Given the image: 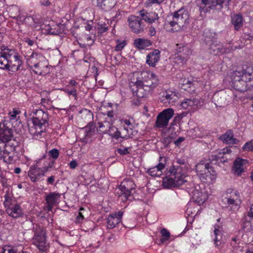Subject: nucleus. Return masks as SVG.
Listing matches in <instances>:
<instances>
[{
  "label": "nucleus",
  "instance_id": "obj_37",
  "mask_svg": "<svg viewBox=\"0 0 253 253\" xmlns=\"http://www.w3.org/2000/svg\"><path fill=\"white\" fill-rule=\"evenodd\" d=\"M253 220L250 215H245L243 219V226L244 229H246V231H250L253 229L252 226V220Z\"/></svg>",
  "mask_w": 253,
  "mask_h": 253
},
{
  "label": "nucleus",
  "instance_id": "obj_19",
  "mask_svg": "<svg viewBox=\"0 0 253 253\" xmlns=\"http://www.w3.org/2000/svg\"><path fill=\"white\" fill-rule=\"evenodd\" d=\"M201 102L199 99L193 98H186L183 100L181 103V107L185 109H196L198 108V106H200Z\"/></svg>",
  "mask_w": 253,
  "mask_h": 253
},
{
  "label": "nucleus",
  "instance_id": "obj_20",
  "mask_svg": "<svg viewBox=\"0 0 253 253\" xmlns=\"http://www.w3.org/2000/svg\"><path fill=\"white\" fill-rule=\"evenodd\" d=\"M42 173L41 168L37 165H34L30 168L28 175L32 181L36 182L43 176Z\"/></svg>",
  "mask_w": 253,
  "mask_h": 253
},
{
  "label": "nucleus",
  "instance_id": "obj_33",
  "mask_svg": "<svg viewBox=\"0 0 253 253\" xmlns=\"http://www.w3.org/2000/svg\"><path fill=\"white\" fill-rule=\"evenodd\" d=\"M232 24L234 25V29L238 31L243 26V17L240 14H236L232 16Z\"/></svg>",
  "mask_w": 253,
  "mask_h": 253
},
{
  "label": "nucleus",
  "instance_id": "obj_22",
  "mask_svg": "<svg viewBox=\"0 0 253 253\" xmlns=\"http://www.w3.org/2000/svg\"><path fill=\"white\" fill-rule=\"evenodd\" d=\"M13 138L12 130L8 127L3 126H0V140L3 143L9 141Z\"/></svg>",
  "mask_w": 253,
  "mask_h": 253
},
{
  "label": "nucleus",
  "instance_id": "obj_54",
  "mask_svg": "<svg viewBox=\"0 0 253 253\" xmlns=\"http://www.w3.org/2000/svg\"><path fill=\"white\" fill-rule=\"evenodd\" d=\"M175 62H177V63H182L183 64L184 62H185L187 59H183L182 57H180V55L176 54L175 55V57L174 58Z\"/></svg>",
  "mask_w": 253,
  "mask_h": 253
},
{
  "label": "nucleus",
  "instance_id": "obj_46",
  "mask_svg": "<svg viewBox=\"0 0 253 253\" xmlns=\"http://www.w3.org/2000/svg\"><path fill=\"white\" fill-rule=\"evenodd\" d=\"M161 233L163 237L161 239V243H164L166 240H168L170 237L169 232L166 228H163L161 230Z\"/></svg>",
  "mask_w": 253,
  "mask_h": 253
},
{
  "label": "nucleus",
  "instance_id": "obj_42",
  "mask_svg": "<svg viewBox=\"0 0 253 253\" xmlns=\"http://www.w3.org/2000/svg\"><path fill=\"white\" fill-rule=\"evenodd\" d=\"M110 124L111 123L110 121H105L104 122L98 123V131H99L100 133L105 134L107 131V129H108L109 127H110Z\"/></svg>",
  "mask_w": 253,
  "mask_h": 253
},
{
  "label": "nucleus",
  "instance_id": "obj_27",
  "mask_svg": "<svg viewBox=\"0 0 253 253\" xmlns=\"http://www.w3.org/2000/svg\"><path fill=\"white\" fill-rule=\"evenodd\" d=\"M212 0H196V3L199 7V10L201 14L203 12L206 13L211 9V2Z\"/></svg>",
  "mask_w": 253,
  "mask_h": 253
},
{
  "label": "nucleus",
  "instance_id": "obj_32",
  "mask_svg": "<svg viewBox=\"0 0 253 253\" xmlns=\"http://www.w3.org/2000/svg\"><path fill=\"white\" fill-rule=\"evenodd\" d=\"M35 70H33L34 73L40 75H44L48 72L47 65H44L42 62H39L34 64Z\"/></svg>",
  "mask_w": 253,
  "mask_h": 253
},
{
  "label": "nucleus",
  "instance_id": "obj_14",
  "mask_svg": "<svg viewBox=\"0 0 253 253\" xmlns=\"http://www.w3.org/2000/svg\"><path fill=\"white\" fill-rule=\"evenodd\" d=\"M127 21L129 26L133 33L138 34L143 31L144 25L140 17L131 15L128 18Z\"/></svg>",
  "mask_w": 253,
  "mask_h": 253
},
{
  "label": "nucleus",
  "instance_id": "obj_17",
  "mask_svg": "<svg viewBox=\"0 0 253 253\" xmlns=\"http://www.w3.org/2000/svg\"><path fill=\"white\" fill-rule=\"evenodd\" d=\"M6 212L9 216L15 218L22 215V210L18 204H10L6 208Z\"/></svg>",
  "mask_w": 253,
  "mask_h": 253
},
{
  "label": "nucleus",
  "instance_id": "obj_47",
  "mask_svg": "<svg viewBox=\"0 0 253 253\" xmlns=\"http://www.w3.org/2000/svg\"><path fill=\"white\" fill-rule=\"evenodd\" d=\"M126 42L125 41L116 40V45L115 47V50L117 51H121L126 46Z\"/></svg>",
  "mask_w": 253,
  "mask_h": 253
},
{
  "label": "nucleus",
  "instance_id": "obj_34",
  "mask_svg": "<svg viewBox=\"0 0 253 253\" xmlns=\"http://www.w3.org/2000/svg\"><path fill=\"white\" fill-rule=\"evenodd\" d=\"M105 134H108L112 138L116 139H119L122 137L121 132L118 130V128L112 125V124H110V127H109L107 129V131Z\"/></svg>",
  "mask_w": 253,
  "mask_h": 253
},
{
  "label": "nucleus",
  "instance_id": "obj_38",
  "mask_svg": "<svg viewBox=\"0 0 253 253\" xmlns=\"http://www.w3.org/2000/svg\"><path fill=\"white\" fill-rule=\"evenodd\" d=\"M221 228H222L218 225H215L214 226V233L215 236L214 239V244L216 246H218L219 245L218 244L219 242V244H220V240L222 238Z\"/></svg>",
  "mask_w": 253,
  "mask_h": 253
},
{
  "label": "nucleus",
  "instance_id": "obj_50",
  "mask_svg": "<svg viewBox=\"0 0 253 253\" xmlns=\"http://www.w3.org/2000/svg\"><path fill=\"white\" fill-rule=\"evenodd\" d=\"M243 149L245 151H253V140L247 142L243 147Z\"/></svg>",
  "mask_w": 253,
  "mask_h": 253
},
{
  "label": "nucleus",
  "instance_id": "obj_15",
  "mask_svg": "<svg viewBox=\"0 0 253 253\" xmlns=\"http://www.w3.org/2000/svg\"><path fill=\"white\" fill-rule=\"evenodd\" d=\"M166 158L164 157H160V162L157 166L148 169L147 172L152 176H160L162 173V170L165 167Z\"/></svg>",
  "mask_w": 253,
  "mask_h": 253
},
{
  "label": "nucleus",
  "instance_id": "obj_56",
  "mask_svg": "<svg viewBox=\"0 0 253 253\" xmlns=\"http://www.w3.org/2000/svg\"><path fill=\"white\" fill-rule=\"evenodd\" d=\"M164 1V0H148L146 4L147 6H151L154 3H161Z\"/></svg>",
  "mask_w": 253,
  "mask_h": 253
},
{
  "label": "nucleus",
  "instance_id": "obj_30",
  "mask_svg": "<svg viewBox=\"0 0 253 253\" xmlns=\"http://www.w3.org/2000/svg\"><path fill=\"white\" fill-rule=\"evenodd\" d=\"M220 139L227 144H235L237 142V140L234 138L233 132L231 130H228L221 136Z\"/></svg>",
  "mask_w": 253,
  "mask_h": 253
},
{
  "label": "nucleus",
  "instance_id": "obj_64",
  "mask_svg": "<svg viewBox=\"0 0 253 253\" xmlns=\"http://www.w3.org/2000/svg\"><path fill=\"white\" fill-rule=\"evenodd\" d=\"M185 138L183 137H179L177 140H176L174 143L175 145H178L181 142H183Z\"/></svg>",
  "mask_w": 253,
  "mask_h": 253
},
{
  "label": "nucleus",
  "instance_id": "obj_18",
  "mask_svg": "<svg viewBox=\"0 0 253 253\" xmlns=\"http://www.w3.org/2000/svg\"><path fill=\"white\" fill-rule=\"evenodd\" d=\"M144 10L140 11V15L143 18V20L149 24L158 23H159V16L158 13L155 12H144Z\"/></svg>",
  "mask_w": 253,
  "mask_h": 253
},
{
  "label": "nucleus",
  "instance_id": "obj_59",
  "mask_svg": "<svg viewBox=\"0 0 253 253\" xmlns=\"http://www.w3.org/2000/svg\"><path fill=\"white\" fill-rule=\"evenodd\" d=\"M122 123L125 125H126V126H128L130 130H132V125L129 120H122Z\"/></svg>",
  "mask_w": 253,
  "mask_h": 253
},
{
  "label": "nucleus",
  "instance_id": "obj_49",
  "mask_svg": "<svg viewBox=\"0 0 253 253\" xmlns=\"http://www.w3.org/2000/svg\"><path fill=\"white\" fill-rule=\"evenodd\" d=\"M48 155L53 159H56L59 157V151L56 149H53L49 151Z\"/></svg>",
  "mask_w": 253,
  "mask_h": 253
},
{
  "label": "nucleus",
  "instance_id": "obj_31",
  "mask_svg": "<svg viewBox=\"0 0 253 253\" xmlns=\"http://www.w3.org/2000/svg\"><path fill=\"white\" fill-rule=\"evenodd\" d=\"M152 43V42L149 40L139 38L134 41L133 44L137 48L139 49H144L149 47Z\"/></svg>",
  "mask_w": 253,
  "mask_h": 253
},
{
  "label": "nucleus",
  "instance_id": "obj_10",
  "mask_svg": "<svg viewBox=\"0 0 253 253\" xmlns=\"http://www.w3.org/2000/svg\"><path fill=\"white\" fill-rule=\"evenodd\" d=\"M174 115V110L172 108L165 109L158 115L155 122L156 126L159 128L166 127L169 120Z\"/></svg>",
  "mask_w": 253,
  "mask_h": 253
},
{
  "label": "nucleus",
  "instance_id": "obj_35",
  "mask_svg": "<svg viewBox=\"0 0 253 253\" xmlns=\"http://www.w3.org/2000/svg\"><path fill=\"white\" fill-rule=\"evenodd\" d=\"M177 54L180 55L183 59H188L191 53L190 49L186 46H182L176 48Z\"/></svg>",
  "mask_w": 253,
  "mask_h": 253
},
{
  "label": "nucleus",
  "instance_id": "obj_36",
  "mask_svg": "<svg viewBox=\"0 0 253 253\" xmlns=\"http://www.w3.org/2000/svg\"><path fill=\"white\" fill-rule=\"evenodd\" d=\"M158 84V80L154 74H153V77H151L148 81L144 84V88L147 89V90H150L151 88L155 87Z\"/></svg>",
  "mask_w": 253,
  "mask_h": 253
},
{
  "label": "nucleus",
  "instance_id": "obj_61",
  "mask_svg": "<svg viewBox=\"0 0 253 253\" xmlns=\"http://www.w3.org/2000/svg\"><path fill=\"white\" fill-rule=\"evenodd\" d=\"M69 166L71 169H74L77 167L78 164L76 161L73 160L71 161L69 164Z\"/></svg>",
  "mask_w": 253,
  "mask_h": 253
},
{
  "label": "nucleus",
  "instance_id": "obj_44",
  "mask_svg": "<svg viewBox=\"0 0 253 253\" xmlns=\"http://www.w3.org/2000/svg\"><path fill=\"white\" fill-rule=\"evenodd\" d=\"M63 90L69 95H72L75 98L77 97V89L76 88L71 87L67 85Z\"/></svg>",
  "mask_w": 253,
  "mask_h": 253
},
{
  "label": "nucleus",
  "instance_id": "obj_58",
  "mask_svg": "<svg viewBox=\"0 0 253 253\" xmlns=\"http://www.w3.org/2000/svg\"><path fill=\"white\" fill-rule=\"evenodd\" d=\"M108 30V27L101 25L98 27L99 32L102 33L106 32Z\"/></svg>",
  "mask_w": 253,
  "mask_h": 253
},
{
  "label": "nucleus",
  "instance_id": "obj_40",
  "mask_svg": "<svg viewBox=\"0 0 253 253\" xmlns=\"http://www.w3.org/2000/svg\"><path fill=\"white\" fill-rule=\"evenodd\" d=\"M5 146L6 145H4L2 151L1 160L3 159L4 162L7 163H10L13 161V157L10 155V153L6 148H4Z\"/></svg>",
  "mask_w": 253,
  "mask_h": 253
},
{
  "label": "nucleus",
  "instance_id": "obj_5",
  "mask_svg": "<svg viewBox=\"0 0 253 253\" xmlns=\"http://www.w3.org/2000/svg\"><path fill=\"white\" fill-rule=\"evenodd\" d=\"M34 114L32 120L33 127L36 130L33 132L35 134H41L45 131L48 125V114L41 109L33 110Z\"/></svg>",
  "mask_w": 253,
  "mask_h": 253
},
{
  "label": "nucleus",
  "instance_id": "obj_12",
  "mask_svg": "<svg viewBox=\"0 0 253 253\" xmlns=\"http://www.w3.org/2000/svg\"><path fill=\"white\" fill-rule=\"evenodd\" d=\"M188 192L190 193L193 200L199 204L204 203L208 198L205 190L200 189L199 186L190 188Z\"/></svg>",
  "mask_w": 253,
  "mask_h": 253
},
{
  "label": "nucleus",
  "instance_id": "obj_25",
  "mask_svg": "<svg viewBox=\"0 0 253 253\" xmlns=\"http://www.w3.org/2000/svg\"><path fill=\"white\" fill-rule=\"evenodd\" d=\"M160 52L159 50H154L147 55L146 63L150 66L154 67L160 59Z\"/></svg>",
  "mask_w": 253,
  "mask_h": 253
},
{
  "label": "nucleus",
  "instance_id": "obj_16",
  "mask_svg": "<svg viewBox=\"0 0 253 253\" xmlns=\"http://www.w3.org/2000/svg\"><path fill=\"white\" fill-rule=\"evenodd\" d=\"M214 101L216 106L222 107L228 104L229 96L224 91H219L214 94Z\"/></svg>",
  "mask_w": 253,
  "mask_h": 253
},
{
  "label": "nucleus",
  "instance_id": "obj_29",
  "mask_svg": "<svg viewBox=\"0 0 253 253\" xmlns=\"http://www.w3.org/2000/svg\"><path fill=\"white\" fill-rule=\"evenodd\" d=\"M247 162L246 160L237 158L234 163L233 170L235 174L240 175L243 171L244 165Z\"/></svg>",
  "mask_w": 253,
  "mask_h": 253
},
{
  "label": "nucleus",
  "instance_id": "obj_57",
  "mask_svg": "<svg viewBox=\"0 0 253 253\" xmlns=\"http://www.w3.org/2000/svg\"><path fill=\"white\" fill-rule=\"evenodd\" d=\"M192 84V82L189 80V79H187L186 78H182L179 81V84Z\"/></svg>",
  "mask_w": 253,
  "mask_h": 253
},
{
  "label": "nucleus",
  "instance_id": "obj_9",
  "mask_svg": "<svg viewBox=\"0 0 253 253\" xmlns=\"http://www.w3.org/2000/svg\"><path fill=\"white\" fill-rule=\"evenodd\" d=\"M82 118L88 125L84 127L85 137L90 138L95 133L96 131L94 126L93 124H90L93 120V114L90 111L85 109L82 112Z\"/></svg>",
  "mask_w": 253,
  "mask_h": 253
},
{
  "label": "nucleus",
  "instance_id": "obj_3",
  "mask_svg": "<svg viewBox=\"0 0 253 253\" xmlns=\"http://www.w3.org/2000/svg\"><path fill=\"white\" fill-rule=\"evenodd\" d=\"M22 64L21 57L15 50L5 46L0 47V69L15 72L20 69Z\"/></svg>",
  "mask_w": 253,
  "mask_h": 253
},
{
  "label": "nucleus",
  "instance_id": "obj_13",
  "mask_svg": "<svg viewBox=\"0 0 253 253\" xmlns=\"http://www.w3.org/2000/svg\"><path fill=\"white\" fill-rule=\"evenodd\" d=\"M206 44L209 46V51L211 54L216 55L225 52L226 49L223 45L216 40L207 38L205 39Z\"/></svg>",
  "mask_w": 253,
  "mask_h": 253
},
{
  "label": "nucleus",
  "instance_id": "obj_39",
  "mask_svg": "<svg viewBox=\"0 0 253 253\" xmlns=\"http://www.w3.org/2000/svg\"><path fill=\"white\" fill-rule=\"evenodd\" d=\"M231 152V150L230 149L227 148L225 149H224L223 150V152L222 153H219L218 154H215V155H212L211 156V160H215V161H219L220 160L221 162H224L225 161L223 160L222 161V159L223 158V155L229 154Z\"/></svg>",
  "mask_w": 253,
  "mask_h": 253
},
{
  "label": "nucleus",
  "instance_id": "obj_52",
  "mask_svg": "<svg viewBox=\"0 0 253 253\" xmlns=\"http://www.w3.org/2000/svg\"><path fill=\"white\" fill-rule=\"evenodd\" d=\"M80 211L78 213V215L77 216L76 220H75V222L76 223H81L83 220V219L84 218L83 214L81 212V211L84 210V209L83 208H80Z\"/></svg>",
  "mask_w": 253,
  "mask_h": 253
},
{
  "label": "nucleus",
  "instance_id": "obj_60",
  "mask_svg": "<svg viewBox=\"0 0 253 253\" xmlns=\"http://www.w3.org/2000/svg\"><path fill=\"white\" fill-rule=\"evenodd\" d=\"M122 18V14L121 12L118 11L116 13V15L113 17V20L115 21H117L119 19Z\"/></svg>",
  "mask_w": 253,
  "mask_h": 253
},
{
  "label": "nucleus",
  "instance_id": "obj_7",
  "mask_svg": "<svg viewBox=\"0 0 253 253\" xmlns=\"http://www.w3.org/2000/svg\"><path fill=\"white\" fill-rule=\"evenodd\" d=\"M135 185L131 181H125L122 182L117 194L121 197L123 201L130 200L132 192L134 191Z\"/></svg>",
  "mask_w": 253,
  "mask_h": 253
},
{
  "label": "nucleus",
  "instance_id": "obj_53",
  "mask_svg": "<svg viewBox=\"0 0 253 253\" xmlns=\"http://www.w3.org/2000/svg\"><path fill=\"white\" fill-rule=\"evenodd\" d=\"M175 136H169L166 137H165L163 139V143L166 146H168L169 145L173 139L175 137Z\"/></svg>",
  "mask_w": 253,
  "mask_h": 253
},
{
  "label": "nucleus",
  "instance_id": "obj_26",
  "mask_svg": "<svg viewBox=\"0 0 253 253\" xmlns=\"http://www.w3.org/2000/svg\"><path fill=\"white\" fill-rule=\"evenodd\" d=\"M60 197V195L58 193H50L45 198L47 204V210L48 211H51L52 208L55 206Z\"/></svg>",
  "mask_w": 253,
  "mask_h": 253
},
{
  "label": "nucleus",
  "instance_id": "obj_24",
  "mask_svg": "<svg viewBox=\"0 0 253 253\" xmlns=\"http://www.w3.org/2000/svg\"><path fill=\"white\" fill-rule=\"evenodd\" d=\"M97 6L105 11L110 10L116 4V0H97Z\"/></svg>",
  "mask_w": 253,
  "mask_h": 253
},
{
  "label": "nucleus",
  "instance_id": "obj_41",
  "mask_svg": "<svg viewBox=\"0 0 253 253\" xmlns=\"http://www.w3.org/2000/svg\"><path fill=\"white\" fill-rule=\"evenodd\" d=\"M166 24L169 25L170 27L172 28V30L173 31H179L181 27H182L177 21H174L170 19V17L169 16L168 19L167 21Z\"/></svg>",
  "mask_w": 253,
  "mask_h": 253
},
{
  "label": "nucleus",
  "instance_id": "obj_55",
  "mask_svg": "<svg viewBox=\"0 0 253 253\" xmlns=\"http://www.w3.org/2000/svg\"><path fill=\"white\" fill-rule=\"evenodd\" d=\"M53 164V162H52L51 164L49 163V165L46 167H44L42 168H41L42 173L43 176H44L45 173L47 172L48 171H49V169L52 168V165Z\"/></svg>",
  "mask_w": 253,
  "mask_h": 253
},
{
  "label": "nucleus",
  "instance_id": "obj_6",
  "mask_svg": "<svg viewBox=\"0 0 253 253\" xmlns=\"http://www.w3.org/2000/svg\"><path fill=\"white\" fill-rule=\"evenodd\" d=\"M197 176L205 182L214 178L215 171L208 161L202 160L195 166Z\"/></svg>",
  "mask_w": 253,
  "mask_h": 253
},
{
  "label": "nucleus",
  "instance_id": "obj_62",
  "mask_svg": "<svg viewBox=\"0 0 253 253\" xmlns=\"http://www.w3.org/2000/svg\"><path fill=\"white\" fill-rule=\"evenodd\" d=\"M192 84H179V87L182 89L186 90H187L189 88L191 87Z\"/></svg>",
  "mask_w": 253,
  "mask_h": 253
},
{
  "label": "nucleus",
  "instance_id": "obj_4",
  "mask_svg": "<svg viewBox=\"0 0 253 253\" xmlns=\"http://www.w3.org/2000/svg\"><path fill=\"white\" fill-rule=\"evenodd\" d=\"M153 73L143 72L134 73L130 79L129 87L134 96L139 98L144 97L146 94L147 89L144 88L145 80L153 77Z\"/></svg>",
  "mask_w": 253,
  "mask_h": 253
},
{
  "label": "nucleus",
  "instance_id": "obj_21",
  "mask_svg": "<svg viewBox=\"0 0 253 253\" xmlns=\"http://www.w3.org/2000/svg\"><path fill=\"white\" fill-rule=\"evenodd\" d=\"M123 212L119 211L114 214L110 215L107 218L108 228H114L121 221Z\"/></svg>",
  "mask_w": 253,
  "mask_h": 253
},
{
  "label": "nucleus",
  "instance_id": "obj_51",
  "mask_svg": "<svg viewBox=\"0 0 253 253\" xmlns=\"http://www.w3.org/2000/svg\"><path fill=\"white\" fill-rule=\"evenodd\" d=\"M129 148L124 147L123 148H118L117 150V152L121 155H126L130 153L129 151Z\"/></svg>",
  "mask_w": 253,
  "mask_h": 253
},
{
  "label": "nucleus",
  "instance_id": "obj_11",
  "mask_svg": "<svg viewBox=\"0 0 253 253\" xmlns=\"http://www.w3.org/2000/svg\"><path fill=\"white\" fill-rule=\"evenodd\" d=\"M45 232L42 230L37 231L33 238V244L35 245L40 251L45 252L48 249V245L46 242Z\"/></svg>",
  "mask_w": 253,
  "mask_h": 253
},
{
  "label": "nucleus",
  "instance_id": "obj_48",
  "mask_svg": "<svg viewBox=\"0 0 253 253\" xmlns=\"http://www.w3.org/2000/svg\"><path fill=\"white\" fill-rule=\"evenodd\" d=\"M20 113V111H18L16 109H13L12 112H10L9 113V118L10 120L12 121L13 120L18 121L19 119V116H17V115Z\"/></svg>",
  "mask_w": 253,
  "mask_h": 253
},
{
  "label": "nucleus",
  "instance_id": "obj_43",
  "mask_svg": "<svg viewBox=\"0 0 253 253\" xmlns=\"http://www.w3.org/2000/svg\"><path fill=\"white\" fill-rule=\"evenodd\" d=\"M184 115L182 114H177L174 118L172 122L170 124L169 130L175 129L174 126H177V124L183 118Z\"/></svg>",
  "mask_w": 253,
  "mask_h": 253
},
{
  "label": "nucleus",
  "instance_id": "obj_28",
  "mask_svg": "<svg viewBox=\"0 0 253 253\" xmlns=\"http://www.w3.org/2000/svg\"><path fill=\"white\" fill-rule=\"evenodd\" d=\"M174 15L177 17L179 24L183 26L187 22L188 19L187 11L183 9H180L174 12Z\"/></svg>",
  "mask_w": 253,
  "mask_h": 253
},
{
  "label": "nucleus",
  "instance_id": "obj_45",
  "mask_svg": "<svg viewBox=\"0 0 253 253\" xmlns=\"http://www.w3.org/2000/svg\"><path fill=\"white\" fill-rule=\"evenodd\" d=\"M121 134H123L121 138L124 139H127L131 137L132 134L131 130H130L128 126H124V130L121 132Z\"/></svg>",
  "mask_w": 253,
  "mask_h": 253
},
{
  "label": "nucleus",
  "instance_id": "obj_2",
  "mask_svg": "<svg viewBox=\"0 0 253 253\" xmlns=\"http://www.w3.org/2000/svg\"><path fill=\"white\" fill-rule=\"evenodd\" d=\"M232 85L237 90L245 91L253 87V67L244 65L231 75Z\"/></svg>",
  "mask_w": 253,
  "mask_h": 253
},
{
  "label": "nucleus",
  "instance_id": "obj_1",
  "mask_svg": "<svg viewBox=\"0 0 253 253\" xmlns=\"http://www.w3.org/2000/svg\"><path fill=\"white\" fill-rule=\"evenodd\" d=\"M188 164L183 159L176 158L172 166L167 170L166 176L163 179V186L165 188L179 187L187 181L185 173Z\"/></svg>",
  "mask_w": 253,
  "mask_h": 253
},
{
  "label": "nucleus",
  "instance_id": "obj_63",
  "mask_svg": "<svg viewBox=\"0 0 253 253\" xmlns=\"http://www.w3.org/2000/svg\"><path fill=\"white\" fill-rule=\"evenodd\" d=\"M78 85V83L75 80H71L68 85L70 86L71 87L77 88Z\"/></svg>",
  "mask_w": 253,
  "mask_h": 253
},
{
  "label": "nucleus",
  "instance_id": "obj_23",
  "mask_svg": "<svg viewBox=\"0 0 253 253\" xmlns=\"http://www.w3.org/2000/svg\"><path fill=\"white\" fill-rule=\"evenodd\" d=\"M178 98V93L176 91L168 90L164 94L162 101L166 103L167 100L169 104L172 105L177 100Z\"/></svg>",
  "mask_w": 253,
  "mask_h": 253
},
{
  "label": "nucleus",
  "instance_id": "obj_8",
  "mask_svg": "<svg viewBox=\"0 0 253 253\" xmlns=\"http://www.w3.org/2000/svg\"><path fill=\"white\" fill-rule=\"evenodd\" d=\"M226 192L225 199L226 203L228 205V208L233 211L238 209L241 204V200L238 192L234 189H229Z\"/></svg>",
  "mask_w": 253,
  "mask_h": 253
}]
</instances>
